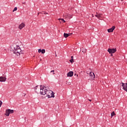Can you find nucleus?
<instances>
[{"label": "nucleus", "mask_w": 127, "mask_h": 127, "mask_svg": "<svg viewBox=\"0 0 127 127\" xmlns=\"http://www.w3.org/2000/svg\"><path fill=\"white\" fill-rule=\"evenodd\" d=\"M11 48L14 54H16L17 56H19L21 54V49L19 45L15 44L11 46Z\"/></svg>", "instance_id": "1"}, {"label": "nucleus", "mask_w": 127, "mask_h": 127, "mask_svg": "<svg viewBox=\"0 0 127 127\" xmlns=\"http://www.w3.org/2000/svg\"><path fill=\"white\" fill-rule=\"evenodd\" d=\"M48 90H49V87L48 86L45 87L41 85V89H40L39 93L41 94V95H46V93Z\"/></svg>", "instance_id": "2"}, {"label": "nucleus", "mask_w": 127, "mask_h": 127, "mask_svg": "<svg viewBox=\"0 0 127 127\" xmlns=\"http://www.w3.org/2000/svg\"><path fill=\"white\" fill-rule=\"evenodd\" d=\"M55 94L53 91L49 90V89L47 90L46 95H47V97H48V99H50V98H54L55 97V96H54Z\"/></svg>", "instance_id": "3"}, {"label": "nucleus", "mask_w": 127, "mask_h": 127, "mask_svg": "<svg viewBox=\"0 0 127 127\" xmlns=\"http://www.w3.org/2000/svg\"><path fill=\"white\" fill-rule=\"evenodd\" d=\"M13 110L7 109L5 111V116H6V117H9L10 114H13Z\"/></svg>", "instance_id": "4"}, {"label": "nucleus", "mask_w": 127, "mask_h": 127, "mask_svg": "<svg viewBox=\"0 0 127 127\" xmlns=\"http://www.w3.org/2000/svg\"><path fill=\"white\" fill-rule=\"evenodd\" d=\"M64 16L65 19H71V18L73 17V16L71 15V14H69V13H64Z\"/></svg>", "instance_id": "5"}, {"label": "nucleus", "mask_w": 127, "mask_h": 127, "mask_svg": "<svg viewBox=\"0 0 127 127\" xmlns=\"http://www.w3.org/2000/svg\"><path fill=\"white\" fill-rule=\"evenodd\" d=\"M107 51L109 52V54H113L117 52V49H108Z\"/></svg>", "instance_id": "6"}, {"label": "nucleus", "mask_w": 127, "mask_h": 127, "mask_svg": "<svg viewBox=\"0 0 127 127\" xmlns=\"http://www.w3.org/2000/svg\"><path fill=\"white\" fill-rule=\"evenodd\" d=\"M41 88V85H37L35 87H34V90L36 93L38 94L40 91V89Z\"/></svg>", "instance_id": "7"}, {"label": "nucleus", "mask_w": 127, "mask_h": 127, "mask_svg": "<svg viewBox=\"0 0 127 127\" xmlns=\"http://www.w3.org/2000/svg\"><path fill=\"white\" fill-rule=\"evenodd\" d=\"M122 84L123 90L127 92V83H124L123 82H122Z\"/></svg>", "instance_id": "8"}, {"label": "nucleus", "mask_w": 127, "mask_h": 127, "mask_svg": "<svg viewBox=\"0 0 127 127\" xmlns=\"http://www.w3.org/2000/svg\"><path fill=\"white\" fill-rule=\"evenodd\" d=\"M23 27H25V23H24L23 22L21 23L18 26V28H19V29H20V30L22 29V28H23Z\"/></svg>", "instance_id": "9"}, {"label": "nucleus", "mask_w": 127, "mask_h": 127, "mask_svg": "<svg viewBox=\"0 0 127 127\" xmlns=\"http://www.w3.org/2000/svg\"><path fill=\"white\" fill-rule=\"evenodd\" d=\"M89 76L90 77V79L91 80L95 79V73H94V72H90L89 73Z\"/></svg>", "instance_id": "10"}, {"label": "nucleus", "mask_w": 127, "mask_h": 127, "mask_svg": "<svg viewBox=\"0 0 127 127\" xmlns=\"http://www.w3.org/2000/svg\"><path fill=\"white\" fill-rule=\"evenodd\" d=\"M115 28H116V26H113L111 28L108 29L107 30V31L109 33L113 32V31H114V30H115Z\"/></svg>", "instance_id": "11"}, {"label": "nucleus", "mask_w": 127, "mask_h": 127, "mask_svg": "<svg viewBox=\"0 0 127 127\" xmlns=\"http://www.w3.org/2000/svg\"><path fill=\"white\" fill-rule=\"evenodd\" d=\"M73 75H74V72L72 71L68 72L67 74V77H72Z\"/></svg>", "instance_id": "12"}, {"label": "nucleus", "mask_w": 127, "mask_h": 127, "mask_svg": "<svg viewBox=\"0 0 127 127\" xmlns=\"http://www.w3.org/2000/svg\"><path fill=\"white\" fill-rule=\"evenodd\" d=\"M6 81V77L1 76L0 77V82H5Z\"/></svg>", "instance_id": "13"}, {"label": "nucleus", "mask_w": 127, "mask_h": 127, "mask_svg": "<svg viewBox=\"0 0 127 127\" xmlns=\"http://www.w3.org/2000/svg\"><path fill=\"white\" fill-rule=\"evenodd\" d=\"M70 35H72V33H64V38H67V37H68V36H70Z\"/></svg>", "instance_id": "14"}, {"label": "nucleus", "mask_w": 127, "mask_h": 127, "mask_svg": "<svg viewBox=\"0 0 127 127\" xmlns=\"http://www.w3.org/2000/svg\"><path fill=\"white\" fill-rule=\"evenodd\" d=\"M95 16H96V17H97V18H98V19H100V18H101V17L102 16V13L98 14V13H96Z\"/></svg>", "instance_id": "15"}, {"label": "nucleus", "mask_w": 127, "mask_h": 127, "mask_svg": "<svg viewBox=\"0 0 127 127\" xmlns=\"http://www.w3.org/2000/svg\"><path fill=\"white\" fill-rule=\"evenodd\" d=\"M114 116H116V113H115V112H112L111 114V118H113Z\"/></svg>", "instance_id": "16"}, {"label": "nucleus", "mask_w": 127, "mask_h": 127, "mask_svg": "<svg viewBox=\"0 0 127 127\" xmlns=\"http://www.w3.org/2000/svg\"><path fill=\"white\" fill-rule=\"evenodd\" d=\"M58 20H62V22H64V23L66 22V21H65L64 19L59 18L58 19Z\"/></svg>", "instance_id": "17"}, {"label": "nucleus", "mask_w": 127, "mask_h": 127, "mask_svg": "<svg viewBox=\"0 0 127 127\" xmlns=\"http://www.w3.org/2000/svg\"><path fill=\"white\" fill-rule=\"evenodd\" d=\"M82 50V52H83V53H86V52H87V49H83Z\"/></svg>", "instance_id": "18"}, {"label": "nucleus", "mask_w": 127, "mask_h": 127, "mask_svg": "<svg viewBox=\"0 0 127 127\" xmlns=\"http://www.w3.org/2000/svg\"><path fill=\"white\" fill-rule=\"evenodd\" d=\"M41 53H42V54H44V53H45V49H42Z\"/></svg>", "instance_id": "19"}, {"label": "nucleus", "mask_w": 127, "mask_h": 127, "mask_svg": "<svg viewBox=\"0 0 127 127\" xmlns=\"http://www.w3.org/2000/svg\"><path fill=\"white\" fill-rule=\"evenodd\" d=\"M16 10H17V7H14V8L13 10V12L14 11H16Z\"/></svg>", "instance_id": "20"}, {"label": "nucleus", "mask_w": 127, "mask_h": 127, "mask_svg": "<svg viewBox=\"0 0 127 127\" xmlns=\"http://www.w3.org/2000/svg\"><path fill=\"white\" fill-rule=\"evenodd\" d=\"M69 62H70V63H73V62H74V60L71 59L70 60H69Z\"/></svg>", "instance_id": "21"}, {"label": "nucleus", "mask_w": 127, "mask_h": 127, "mask_svg": "<svg viewBox=\"0 0 127 127\" xmlns=\"http://www.w3.org/2000/svg\"><path fill=\"white\" fill-rule=\"evenodd\" d=\"M1 105H2V102L0 100V108L1 107Z\"/></svg>", "instance_id": "22"}, {"label": "nucleus", "mask_w": 127, "mask_h": 127, "mask_svg": "<svg viewBox=\"0 0 127 127\" xmlns=\"http://www.w3.org/2000/svg\"><path fill=\"white\" fill-rule=\"evenodd\" d=\"M41 52H42V50L41 49H39L38 50V53H41Z\"/></svg>", "instance_id": "23"}, {"label": "nucleus", "mask_w": 127, "mask_h": 127, "mask_svg": "<svg viewBox=\"0 0 127 127\" xmlns=\"http://www.w3.org/2000/svg\"><path fill=\"white\" fill-rule=\"evenodd\" d=\"M71 59H72V60H74V57L71 56Z\"/></svg>", "instance_id": "24"}, {"label": "nucleus", "mask_w": 127, "mask_h": 127, "mask_svg": "<svg viewBox=\"0 0 127 127\" xmlns=\"http://www.w3.org/2000/svg\"><path fill=\"white\" fill-rule=\"evenodd\" d=\"M54 72H55L54 70L51 71V73H52V72L54 73Z\"/></svg>", "instance_id": "25"}, {"label": "nucleus", "mask_w": 127, "mask_h": 127, "mask_svg": "<svg viewBox=\"0 0 127 127\" xmlns=\"http://www.w3.org/2000/svg\"><path fill=\"white\" fill-rule=\"evenodd\" d=\"M88 101H89V102H92V100L90 99H88Z\"/></svg>", "instance_id": "26"}, {"label": "nucleus", "mask_w": 127, "mask_h": 127, "mask_svg": "<svg viewBox=\"0 0 127 127\" xmlns=\"http://www.w3.org/2000/svg\"><path fill=\"white\" fill-rule=\"evenodd\" d=\"M92 17H94V14H92Z\"/></svg>", "instance_id": "27"}, {"label": "nucleus", "mask_w": 127, "mask_h": 127, "mask_svg": "<svg viewBox=\"0 0 127 127\" xmlns=\"http://www.w3.org/2000/svg\"><path fill=\"white\" fill-rule=\"evenodd\" d=\"M111 56H113V54H111Z\"/></svg>", "instance_id": "28"}, {"label": "nucleus", "mask_w": 127, "mask_h": 127, "mask_svg": "<svg viewBox=\"0 0 127 127\" xmlns=\"http://www.w3.org/2000/svg\"><path fill=\"white\" fill-rule=\"evenodd\" d=\"M44 14H47V13H45Z\"/></svg>", "instance_id": "29"}, {"label": "nucleus", "mask_w": 127, "mask_h": 127, "mask_svg": "<svg viewBox=\"0 0 127 127\" xmlns=\"http://www.w3.org/2000/svg\"><path fill=\"white\" fill-rule=\"evenodd\" d=\"M38 15H39V13H38Z\"/></svg>", "instance_id": "30"}, {"label": "nucleus", "mask_w": 127, "mask_h": 127, "mask_svg": "<svg viewBox=\"0 0 127 127\" xmlns=\"http://www.w3.org/2000/svg\"><path fill=\"white\" fill-rule=\"evenodd\" d=\"M60 23H61V21H60Z\"/></svg>", "instance_id": "31"}, {"label": "nucleus", "mask_w": 127, "mask_h": 127, "mask_svg": "<svg viewBox=\"0 0 127 127\" xmlns=\"http://www.w3.org/2000/svg\"><path fill=\"white\" fill-rule=\"evenodd\" d=\"M74 75L76 76V73L74 74Z\"/></svg>", "instance_id": "32"}, {"label": "nucleus", "mask_w": 127, "mask_h": 127, "mask_svg": "<svg viewBox=\"0 0 127 127\" xmlns=\"http://www.w3.org/2000/svg\"><path fill=\"white\" fill-rule=\"evenodd\" d=\"M77 77H78V74L76 75Z\"/></svg>", "instance_id": "33"}, {"label": "nucleus", "mask_w": 127, "mask_h": 127, "mask_svg": "<svg viewBox=\"0 0 127 127\" xmlns=\"http://www.w3.org/2000/svg\"><path fill=\"white\" fill-rule=\"evenodd\" d=\"M53 74H55V73L54 72Z\"/></svg>", "instance_id": "34"}]
</instances>
